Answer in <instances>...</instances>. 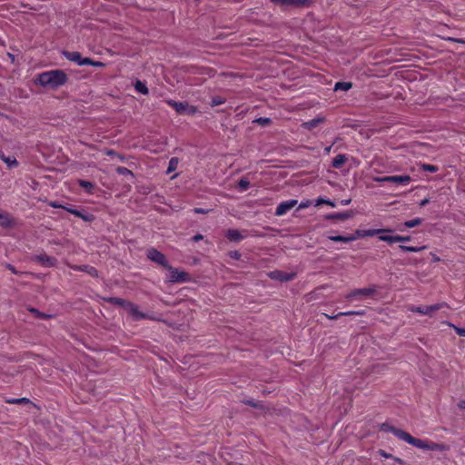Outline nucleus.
I'll use <instances>...</instances> for the list:
<instances>
[{"label": "nucleus", "instance_id": "7c9ffc66", "mask_svg": "<svg viewBox=\"0 0 465 465\" xmlns=\"http://www.w3.org/2000/svg\"><path fill=\"white\" fill-rule=\"evenodd\" d=\"M224 102H225V100L220 96L213 97L211 102V106H213V107L217 106V105L224 104Z\"/></svg>", "mask_w": 465, "mask_h": 465}, {"label": "nucleus", "instance_id": "72a5a7b5", "mask_svg": "<svg viewBox=\"0 0 465 465\" xmlns=\"http://www.w3.org/2000/svg\"><path fill=\"white\" fill-rule=\"evenodd\" d=\"M381 429L383 430V431H389V432H391L393 433V430H401L400 429H396L387 423H383L381 424Z\"/></svg>", "mask_w": 465, "mask_h": 465}, {"label": "nucleus", "instance_id": "6e6552de", "mask_svg": "<svg viewBox=\"0 0 465 465\" xmlns=\"http://www.w3.org/2000/svg\"><path fill=\"white\" fill-rule=\"evenodd\" d=\"M443 304H433V305H422V306H411L410 311L412 312H417L424 315H431L434 312L438 311L441 308Z\"/></svg>", "mask_w": 465, "mask_h": 465}, {"label": "nucleus", "instance_id": "58836bf2", "mask_svg": "<svg viewBox=\"0 0 465 465\" xmlns=\"http://www.w3.org/2000/svg\"><path fill=\"white\" fill-rule=\"evenodd\" d=\"M311 205V201L310 200H307L305 202H302L299 205V209H304V208H307Z\"/></svg>", "mask_w": 465, "mask_h": 465}, {"label": "nucleus", "instance_id": "c03bdc74", "mask_svg": "<svg viewBox=\"0 0 465 465\" xmlns=\"http://www.w3.org/2000/svg\"><path fill=\"white\" fill-rule=\"evenodd\" d=\"M456 331L459 335L465 337V329L464 328H456Z\"/></svg>", "mask_w": 465, "mask_h": 465}, {"label": "nucleus", "instance_id": "0eeeda50", "mask_svg": "<svg viewBox=\"0 0 465 465\" xmlns=\"http://www.w3.org/2000/svg\"><path fill=\"white\" fill-rule=\"evenodd\" d=\"M62 54L67 60L74 62L78 65H87L91 64V59L82 57L79 52L64 51Z\"/></svg>", "mask_w": 465, "mask_h": 465}, {"label": "nucleus", "instance_id": "412c9836", "mask_svg": "<svg viewBox=\"0 0 465 465\" xmlns=\"http://www.w3.org/2000/svg\"><path fill=\"white\" fill-rule=\"evenodd\" d=\"M74 269L78 270V271H84L92 276H97L96 269L92 266H87V265L75 266V267H74Z\"/></svg>", "mask_w": 465, "mask_h": 465}, {"label": "nucleus", "instance_id": "c9c22d12", "mask_svg": "<svg viewBox=\"0 0 465 465\" xmlns=\"http://www.w3.org/2000/svg\"><path fill=\"white\" fill-rule=\"evenodd\" d=\"M348 316V315H355V311H349V312H340L338 313L337 315L333 316V317H329L330 319H336L338 318L339 316Z\"/></svg>", "mask_w": 465, "mask_h": 465}, {"label": "nucleus", "instance_id": "603ef678", "mask_svg": "<svg viewBox=\"0 0 465 465\" xmlns=\"http://www.w3.org/2000/svg\"><path fill=\"white\" fill-rule=\"evenodd\" d=\"M355 315H364V311H355Z\"/></svg>", "mask_w": 465, "mask_h": 465}, {"label": "nucleus", "instance_id": "f3484780", "mask_svg": "<svg viewBox=\"0 0 465 465\" xmlns=\"http://www.w3.org/2000/svg\"><path fill=\"white\" fill-rule=\"evenodd\" d=\"M226 236L229 240L234 241V242H240L244 238V235L239 231L231 229L227 232Z\"/></svg>", "mask_w": 465, "mask_h": 465}, {"label": "nucleus", "instance_id": "2f4dec72", "mask_svg": "<svg viewBox=\"0 0 465 465\" xmlns=\"http://www.w3.org/2000/svg\"><path fill=\"white\" fill-rule=\"evenodd\" d=\"M321 122H322V119L317 118V119L311 120V121L305 123L304 124L306 125V127L308 129H312V128L315 127Z\"/></svg>", "mask_w": 465, "mask_h": 465}, {"label": "nucleus", "instance_id": "9d476101", "mask_svg": "<svg viewBox=\"0 0 465 465\" xmlns=\"http://www.w3.org/2000/svg\"><path fill=\"white\" fill-rule=\"evenodd\" d=\"M391 232V230L387 229H369V230H356L352 237H356V240L363 237H371L381 232Z\"/></svg>", "mask_w": 465, "mask_h": 465}, {"label": "nucleus", "instance_id": "a18cd8bd", "mask_svg": "<svg viewBox=\"0 0 465 465\" xmlns=\"http://www.w3.org/2000/svg\"><path fill=\"white\" fill-rule=\"evenodd\" d=\"M203 239V235L198 233V234H195L193 237V241L194 242H198V241H201Z\"/></svg>", "mask_w": 465, "mask_h": 465}, {"label": "nucleus", "instance_id": "ddd939ff", "mask_svg": "<svg viewBox=\"0 0 465 465\" xmlns=\"http://www.w3.org/2000/svg\"><path fill=\"white\" fill-rule=\"evenodd\" d=\"M272 3L280 5L282 6H304L306 5L310 0H271Z\"/></svg>", "mask_w": 465, "mask_h": 465}, {"label": "nucleus", "instance_id": "864d4df0", "mask_svg": "<svg viewBox=\"0 0 465 465\" xmlns=\"http://www.w3.org/2000/svg\"><path fill=\"white\" fill-rule=\"evenodd\" d=\"M350 202H351L350 200H344V201L341 202V203L343 205H347V204H349Z\"/></svg>", "mask_w": 465, "mask_h": 465}, {"label": "nucleus", "instance_id": "ea45409f", "mask_svg": "<svg viewBox=\"0 0 465 465\" xmlns=\"http://www.w3.org/2000/svg\"><path fill=\"white\" fill-rule=\"evenodd\" d=\"M379 454H380L381 457L385 458V459H389V458H391V459H392V455H391V454L387 453V452H386V451H384L383 450H379Z\"/></svg>", "mask_w": 465, "mask_h": 465}, {"label": "nucleus", "instance_id": "cd10ccee", "mask_svg": "<svg viewBox=\"0 0 465 465\" xmlns=\"http://www.w3.org/2000/svg\"><path fill=\"white\" fill-rule=\"evenodd\" d=\"M379 238L381 241L387 242L390 243L398 242V240H399L397 238V235H393V236L381 235Z\"/></svg>", "mask_w": 465, "mask_h": 465}, {"label": "nucleus", "instance_id": "6ab92c4d", "mask_svg": "<svg viewBox=\"0 0 465 465\" xmlns=\"http://www.w3.org/2000/svg\"><path fill=\"white\" fill-rule=\"evenodd\" d=\"M328 238L332 242H350L356 240V237H352V235L349 236H341V235H330Z\"/></svg>", "mask_w": 465, "mask_h": 465}, {"label": "nucleus", "instance_id": "1a4fd4ad", "mask_svg": "<svg viewBox=\"0 0 465 465\" xmlns=\"http://www.w3.org/2000/svg\"><path fill=\"white\" fill-rule=\"evenodd\" d=\"M147 257L153 262H155L163 267H168V262L165 256L154 248H151L147 251Z\"/></svg>", "mask_w": 465, "mask_h": 465}, {"label": "nucleus", "instance_id": "a19ab883", "mask_svg": "<svg viewBox=\"0 0 465 465\" xmlns=\"http://www.w3.org/2000/svg\"><path fill=\"white\" fill-rule=\"evenodd\" d=\"M397 238L399 239L398 240V242H409L411 240V237L410 236H401V235H397Z\"/></svg>", "mask_w": 465, "mask_h": 465}, {"label": "nucleus", "instance_id": "09e8293b", "mask_svg": "<svg viewBox=\"0 0 465 465\" xmlns=\"http://www.w3.org/2000/svg\"><path fill=\"white\" fill-rule=\"evenodd\" d=\"M392 459H393L395 463H398L400 465H402L404 463L403 460L401 459H400V458L392 457Z\"/></svg>", "mask_w": 465, "mask_h": 465}, {"label": "nucleus", "instance_id": "9b49d317", "mask_svg": "<svg viewBox=\"0 0 465 465\" xmlns=\"http://www.w3.org/2000/svg\"><path fill=\"white\" fill-rule=\"evenodd\" d=\"M124 311L131 315L134 320H141L146 318V315L139 311L138 306L132 302L124 304Z\"/></svg>", "mask_w": 465, "mask_h": 465}, {"label": "nucleus", "instance_id": "b1692460", "mask_svg": "<svg viewBox=\"0 0 465 465\" xmlns=\"http://www.w3.org/2000/svg\"><path fill=\"white\" fill-rule=\"evenodd\" d=\"M178 163L179 161L177 158H171L168 163L167 173H171L172 172L175 171L178 167Z\"/></svg>", "mask_w": 465, "mask_h": 465}, {"label": "nucleus", "instance_id": "7ed1b4c3", "mask_svg": "<svg viewBox=\"0 0 465 465\" xmlns=\"http://www.w3.org/2000/svg\"><path fill=\"white\" fill-rule=\"evenodd\" d=\"M165 103L180 114H194L198 111L195 106L190 105L187 103L176 102L172 99L166 100Z\"/></svg>", "mask_w": 465, "mask_h": 465}, {"label": "nucleus", "instance_id": "39448f33", "mask_svg": "<svg viewBox=\"0 0 465 465\" xmlns=\"http://www.w3.org/2000/svg\"><path fill=\"white\" fill-rule=\"evenodd\" d=\"M373 181L377 183H394L402 186L408 185L411 182L410 175H392L383 177H374Z\"/></svg>", "mask_w": 465, "mask_h": 465}, {"label": "nucleus", "instance_id": "5701e85b", "mask_svg": "<svg viewBox=\"0 0 465 465\" xmlns=\"http://www.w3.org/2000/svg\"><path fill=\"white\" fill-rule=\"evenodd\" d=\"M352 84L349 82H338L334 85V90H342V91H348L351 88Z\"/></svg>", "mask_w": 465, "mask_h": 465}, {"label": "nucleus", "instance_id": "c85d7f7f", "mask_svg": "<svg viewBox=\"0 0 465 465\" xmlns=\"http://www.w3.org/2000/svg\"><path fill=\"white\" fill-rule=\"evenodd\" d=\"M322 204H328L331 207H335V203L333 202L320 197L316 200L315 206H320Z\"/></svg>", "mask_w": 465, "mask_h": 465}, {"label": "nucleus", "instance_id": "49530a36", "mask_svg": "<svg viewBox=\"0 0 465 465\" xmlns=\"http://www.w3.org/2000/svg\"><path fill=\"white\" fill-rule=\"evenodd\" d=\"M230 256H231L232 258H233V259H239L241 255H240V253H239L238 252H232L230 253Z\"/></svg>", "mask_w": 465, "mask_h": 465}, {"label": "nucleus", "instance_id": "a878e982", "mask_svg": "<svg viewBox=\"0 0 465 465\" xmlns=\"http://www.w3.org/2000/svg\"><path fill=\"white\" fill-rule=\"evenodd\" d=\"M238 187L240 191H246L250 187V182L247 179H241L238 183Z\"/></svg>", "mask_w": 465, "mask_h": 465}, {"label": "nucleus", "instance_id": "4468645a", "mask_svg": "<svg viewBox=\"0 0 465 465\" xmlns=\"http://www.w3.org/2000/svg\"><path fill=\"white\" fill-rule=\"evenodd\" d=\"M294 273H288L282 271H273L269 273L271 279L280 282H288L294 278Z\"/></svg>", "mask_w": 465, "mask_h": 465}, {"label": "nucleus", "instance_id": "f704fd0d", "mask_svg": "<svg viewBox=\"0 0 465 465\" xmlns=\"http://www.w3.org/2000/svg\"><path fill=\"white\" fill-rule=\"evenodd\" d=\"M351 215L349 213H337L334 215L330 216L331 218H337L341 220H346L350 218Z\"/></svg>", "mask_w": 465, "mask_h": 465}, {"label": "nucleus", "instance_id": "8fccbe9b", "mask_svg": "<svg viewBox=\"0 0 465 465\" xmlns=\"http://www.w3.org/2000/svg\"><path fill=\"white\" fill-rule=\"evenodd\" d=\"M458 407H459L460 409H463V410H465V400L460 401L458 403Z\"/></svg>", "mask_w": 465, "mask_h": 465}, {"label": "nucleus", "instance_id": "f257e3e1", "mask_svg": "<svg viewBox=\"0 0 465 465\" xmlns=\"http://www.w3.org/2000/svg\"><path fill=\"white\" fill-rule=\"evenodd\" d=\"M393 434L398 439L423 450L444 451L446 450V446L443 444L414 438L404 430H393Z\"/></svg>", "mask_w": 465, "mask_h": 465}, {"label": "nucleus", "instance_id": "f8f14e48", "mask_svg": "<svg viewBox=\"0 0 465 465\" xmlns=\"http://www.w3.org/2000/svg\"><path fill=\"white\" fill-rule=\"evenodd\" d=\"M297 203L298 202L296 200H289L281 203L275 210V214L277 216L284 215L287 212L292 209L297 204Z\"/></svg>", "mask_w": 465, "mask_h": 465}, {"label": "nucleus", "instance_id": "3c124183", "mask_svg": "<svg viewBox=\"0 0 465 465\" xmlns=\"http://www.w3.org/2000/svg\"><path fill=\"white\" fill-rule=\"evenodd\" d=\"M257 122H260V123L264 124V123H268V122H269V119H268V118H259V119L257 120Z\"/></svg>", "mask_w": 465, "mask_h": 465}, {"label": "nucleus", "instance_id": "de8ad7c7", "mask_svg": "<svg viewBox=\"0 0 465 465\" xmlns=\"http://www.w3.org/2000/svg\"><path fill=\"white\" fill-rule=\"evenodd\" d=\"M429 202H430V200L428 198H425V199L420 201V207H424L425 205H427L429 203Z\"/></svg>", "mask_w": 465, "mask_h": 465}, {"label": "nucleus", "instance_id": "423d86ee", "mask_svg": "<svg viewBox=\"0 0 465 465\" xmlns=\"http://www.w3.org/2000/svg\"><path fill=\"white\" fill-rule=\"evenodd\" d=\"M376 292L375 287L356 289L346 295L347 300H362L366 297H371Z\"/></svg>", "mask_w": 465, "mask_h": 465}, {"label": "nucleus", "instance_id": "e433bc0d", "mask_svg": "<svg viewBox=\"0 0 465 465\" xmlns=\"http://www.w3.org/2000/svg\"><path fill=\"white\" fill-rule=\"evenodd\" d=\"M7 402L13 403V404H17V403H21V402H28V400L25 398L13 399V400L7 401Z\"/></svg>", "mask_w": 465, "mask_h": 465}, {"label": "nucleus", "instance_id": "4c0bfd02", "mask_svg": "<svg viewBox=\"0 0 465 465\" xmlns=\"http://www.w3.org/2000/svg\"><path fill=\"white\" fill-rule=\"evenodd\" d=\"M87 65H93V66H95V67H104V64L102 63V62H99V61H93L91 59V64H88Z\"/></svg>", "mask_w": 465, "mask_h": 465}, {"label": "nucleus", "instance_id": "a211bd4d", "mask_svg": "<svg viewBox=\"0 0 465 465\" xmlns=\"http://www.w3.org/2000/svg\"><path fill=\"white\" fill-rule=\"evenodd\" d=\"M1 160L7 165L8 168H15L18 166V162L13 156H6L4 153L0 155Z\"/></svg>", "mask_w": 465, "mask_h": 465}, {"label": "nucleus", "instance_id": "473e14b6", "mask_svg": "<svg viewBox=\"0 0 465 465\" xmlns=\"http://www.w3.org/2000/svg\"><path fill=\"white\" fill-rule=\"evenodd\" d=\"M421 168H422V170L427 171V172H430V173H435V172L438 171V168L435 165H432V164L424 163V164L421 165Z\"/></svg>", "mask_w": 465, "mask_h": 465}, {"label": "nucleus", "instance_id": "aec40b11", "mask_svg": "<svg viewBox=\"0 0 465 465\" xmlns=\"http://www.w3.org/2000/svg\"><path fill=\"white\" fill-rule=\"evenodd\" d=\"M134 89L136 92L143 94H148V93H149V89L146 86L145 83H143L140 80H137L134 83Z\"/></svg>", "mask_w": 465, "mask_h": 465}, {"label": "nucleus", "instance_id": "37998d69", "mask_svg": "<svg viewBox=\"0 0 465 465\" xmlns=\"http://www.w3.org/2000/svg\"><path fill=\"white\" fill-rule=\"evenodd\" d=\"M193 212L195 213H207L208 210L203 209V208H194Z\"/></svg>", "mask_w": 465, "mask_h": 465}, {"label": "nucleus", "instance_id": "5fc2aeb1", "mask_svg": "<svg viewBox=\"0 0 465 465\" xmlns=\"http://www.w3.org/2000/svg\"><path fill=\"white\" fill-rule=\"evenodd\" d=\"M72 213L77 215V216H80V213L78 211H70Z\"/></svg>", "mask_w": 465, "mask_h": 465}, {"label": "nucleus", "instance_id": "6e6d98bb", "mask_svg": "<svg viewBox=\"0 0 465 465\" xmlns=\"http://www.w3.org/2000/svg\"><path fill=\"white\" fill-rule=\"evenodd\" d=\"M119 171H120V173H124V172L127 171V169L126 168H120Z\"/></svg>", "mask_w": 465, "mask_h": 465}, {"label": "nucleus", "instance_id": "393cba45", "mask_svg": "<svg viewBox=\"0 0 465 465\" xmlns=\"http://www.w3.org/2000/svg\"><path fill=\"white\" fill-rule=\"evenodd\" d=\"M425 246L420 247H414V246H406V245H400V249L405 252H419L422 250H424Z\"/></svg>", "mask_w": 465, "mask_h": 465}, {"label": "nucleus", "instance_id": "4d7b16f0", "mask_svg": "<svg viewBox=\"0 0 465 465\" xmlns=\"http://www.w3.org/2000/svg\"><path fill=\"white\" fill-rule=\"evenodd\" d=\"M327 153H329L331 151V147H328L325 149Z\"/></svg>", "mask_w": 465, "mask_h": 465}, {"label": "nucleus", "instance_id": "c756f323", "mask_svg": "<svg viewBox=\"0 0 465 465\" xmlns=\"http://www.w3.org/2000/svg\"><path fill=\"white\" fill-rule=\"evenodd\" d=\"M79 184L81 187L85 189L87 192L91 193L92 189L94 188V185L92 183L84 180H80Z\"/></svg>", "mask_w": 465, "mask_h": 465}, {"label": "nucleus", "instance_id": "20e7f679", "mask_svg": "<svg viewBox=\"0 0 465 465\" xmlns=\"http://www.w3.org/2000/svg\"><path fill=\"white\" fill-rule=\"evenodd\" d=\"M168 270V274L166 278L171 282H186L189 281V274L183 271H180L176 268H173L168 265L165 267Z\"/></svg>", "mask_w": 465, "mask_h": 465}, {"label": "nucleus", "instance_id": "13d9d810", "mask_svg": "<svg viewBox=\"0 0 465 465\" xmlns=\"http://www.w3.org/2000/svg\"><path fill=\"white\" fill-rule=\"evenodd\" d=\"M9 268H10V270H11L13 272H15V270H14V268H13V267L9 266Z\"/></svg>", "mask_w": 465, "mask_h": 465}, {"label": "nucleus", "instance_id": "2eb2a0df", "mask_svg": "<svg viewBox=\"0 0 465 465\" xmlns=\"http://www.w3.org/2000/svg\"><path fill=\"white\" fill-rule=\"evenodd\" d=\"M34 260L46 267L54 266L55 264V259L46 254L35 255Z\"/></svg>", "mask_w": 465, "mask_h": 465}, {"label": "nucleus", "instance_id": "79ce46f5", "mask_svg": "<svg viewBox=\"0 0 465 465\" xmlns=\"http://www.w3.org/2000/svg\"><path fill=\"white\" fill-rule=\"evenodd\" d=\"M112 301L116 304H121L124 307V304L126 303L124 300L120 298H113Z\"/></svg>", "mask_w": 465, "mask_h": 465}, {"label": "nucleus", "instance_id": "bb28decb", "mask_svg": "<svg viewBox=\"0 0 465 465\" xmlns=\"http://www.w3.org/2000/svg\"><path fill=\"white\" fill-rule=\"evenodd\" d=\"M421 222L422 221L420 218H415L413 220L405 222L404 225L408 228H412V227L420 225L421 223Z\"/></svg>", "mask_w": 465, "mask_h": 465}, {"label": "nucleus", "instance_id": "4be33fe9", "mask_svg": "<svg viewBox=\"0 0 465 465\" xmlns=\"http://www.w3.org/2000/svg\"><path fill=\"white\" fill-rule=\"evenodd\" d=\"M346 160L347 158L344 154H338L332 161V166L335 168H340L346 162Z\"/></svg>", "mask_w": 465, "mask_h": 465}, {"label": "nucleus", "instance_id": "dca6fc26", "mask_svg": "<svg viewBox=\"0 0 465 465\" xmlns=\"http://www.w3.org/2000/svg\"><path fill=\"white\" fill-rule=\"evenodd\" d=\"M14 224L13 218L7 213L0 211V225L4 228H11Z\"/></svg>", "mask_w": 465, "mask_h": 465}, {"label": "nucleus", "instance_id": "f03ea898", "mask_svg": "<svg viewBox=\"0 0 465 465\" xmlns=\"http://www.w3.org/2000/svg\"><path fill=\"white\" fill-rule=\"evenodd\" d=\"M68 80L66 74L63 70H51L41 73L37 75L35 84L43 86L56 89L64 85Z\"/></svg>", "mask_w": 465, "mask_h": 465}]
</instances>
